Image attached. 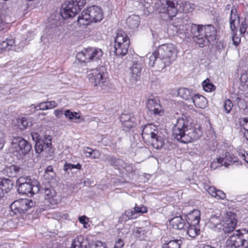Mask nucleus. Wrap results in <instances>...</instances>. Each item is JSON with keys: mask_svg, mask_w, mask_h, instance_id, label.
<instances>
[{"mask_svg": "<svg viewBox=\"0 0 248 248\" xmlns=\"http://www.w3.org/2000/svg\"><path fill=\"white\" fill-rule=\"evenodd\" d=\"M88 244V241L87 239L84 238L81 236L76 237L73 240L71 245V248H81L85 245Z\"/></svg>", "mask_w": 248, "mask_h": 248, "instance_id": "72a5a7b5", "label": "nucleus"}, {"mask_svg": "<svg viewBox=\"0 0 248 248\" xmlns=\"http://www.w3.org/2000/svg\"><path fill=\"white\" fill-rule=\"evenodd\" d=\"M217 163L220 164L222 166L224 165L228 167L229 165V162L235 163L237 162L238 158L233 154L229 152H226L222 156L217 159Z\"/></svg>", "mask_w": 248, "mask_h": 248, "instance_id": "f3484780", "label": "nucleus"}, {"mask_svg": "<svg viewBox=\"0 0 248 248\" xmlns=\"http://www.w3.org/2000/svg\"><path fill=\"white\" fill-rule=\"evenodd\" d=\"M146 232L143 228H136L133 231V235L140 240H142L144 238Z\"/></svg>", "mask_w": 248, "mask_h": 248, "instance_id": "c03bdc74", "label": "nucleus"}, {"mask_svg": "<svg viewBox=\"0 0 248 248\" xmlns=\"http://www.w3.org/2000/svg\"><path fill=\"white\" fill-rule=\"evenodd\" d=\"M232 40L233 42V44L235 46H237L239 44L241 39L239 37L236 36V35L233 34L232 36Z\"/></svg>", "mask_w": 248, "mask_h": 248, "instance_id": "338daca9", "label": "nucleus"}, {"mask_svg": "<svg viewBox=\"0 0 248 248\" xmlns=\"http://www.w3.org/2000/svg\"><path fill=\"white\" fill-rule=\"evenodd\" d=\"M86 0H69L64 1L61 5L60 13L63 19L75 17L84 7Z\"/></svg>", "mask_w": 248, "mask_h": 248, "instance_id": "20e7f679", "label": "nucleus"}, {"mask_svg": "<svg viewBox=\"0 0 248 248\" xmlns=\"http://www.w3.org/2000/svg\"><path fill=\"white\" fill-rule=\"evenodd\" d=\"M226 197V194L221 190L217 189L215 198L218 199H224Z\"/></svg>", "mask_w": 248, "mask_h": 248, "instance_id": "bf43d9fd", "label": "nucleus"}, {"mask_svg": "<svg viewBox=\"0 0 248 248\" xmlns=\"http://www.w3.org/2000/svg\"><path fill=\"white\" fill-rule=\"evenodd\" d=\"M88 72V79L94 86H97V89L99 90H107L108 88V82L103 78V73H101L97 68L92 69Z\"/></svg>", "mask_w": 248, "mask_h": 248, "instance_id": "0eeeda50", "label": "nucleus"}, {"mask_svg": "<svg viewBox=\"0 0 248 248\" xmlns=\"http://www.w3.org/2000/svg\"><path fill=\"white\" fill-rule=\"evenodd\" d=\"M16 122L17 126L21 130L25 129L28 126L30 125V124H31L30 120L27 119L26 117L18 118L16 119Z\"/></svg>", "mask_w": 248, "mask_h": 248, "instance_id": "58836bf2", "label": "nucleus"}, {"mask_svg": "<svg viewBox=\"0 0 248 248\" xmlns=\"http://www.w3.org/2000/svg\"><path fill=\"white\" fill-rule=\"evenodd\" d=\"M140 18L139 16L133 15L129 16L126 19L127 26L131 29H135L140 25Z\"/></svg>", "mask_w": 248, "mask_h": 248, "instance_id": "2f4dec72", "label": "nucleus"}, {"mask_svg": "<svg viewBox=\"0 0 248 248\" xmlns=\"http://www.w3.org/2000/svg\"><path fill=\"white\" fill-rule=\"evenodd\" d=\"M224 248H240L229 237L226 240Z\"/></svg>", "mask_w": 248, "mask_h": 248, "instance_id": "3c124183", "label": "nucleus"}, {"mask_svg": "<svg viewBox=\"0 0 248 248\" xmlns=\"http://www.w3.org/2000/svg\"><path fill=\"white\" fill-rule=\"evenodd\" d=\"M241 82L248 87V72L246 74H243L240 78Z\"/></svg>", "mask_w": 248, "mask_h": 248, "instance_id": "e2e57ef3", "label": "nucleus"}, {"mask_svg": "<svg viewBox=\"0 0 248 248\" xmlns=\"http://www.w3.org/2000/svg\"><path fill=\"white\" fill-rule=\"evenodd\" d=\"M103 18V13L100 7L92 5L84 10L78 16L77 21L79 24L85 25L89 23L99 22Z\"/></svg>", "mask_w": 248, "mask_h": 248, "instance_id": "39448f33", "label": "nucleus"}, {"mask_svg": "<svg viewBox=\"0 0 248 248\" xmlns=\"http://www.w3.org/2000/svg\"><path fill=\"white\" fill-rule=\"evenodd\" d=\"M230 21L236 22L238 23L240 22L239 16L238 15L237 9L234 6H233L231 9Z\"/></svg>", "mask_w": 248, "mask_h": 248, "instance_id": "a18cd8bd", "label": "nucleus"}, {"mask_svg": "<svg viewBox=\"0 0 248 248\" xmlns=\"http://www.w3.org/2000/svg\"><path fill=\"white\" fill-rule=\"evenodd\" d=\"M24 138L21 137H13L12 138V141L11 142V148L14 149L16 152H18V150L22 143V140Z\"/></svg>", "mask_w": 248, "mask_h": 248, "instance_id": "a19ab883", "label": "nucleus"}, {"mask_svg": "<svg viewBox=\"0 0 248 248\" xmlns=\"http://www.w3.org/2000/svg\"><path fill=\"white\" fill-rule=\"evenodd\" d=\"M202 87L204 90L206 92H210L215 90V86L210 82L208 79H205L202 82Z\"/></svg>", "mask_w": 248, "mask_h": 248, "instance_id": "49530a36", "label": "nucleus"}, {"mask_svg": "<svg viewBox=\"0 0 248 248\" xmlns=\"http://www.w3.org/2000/svg\"><path fill=\"white\" fill-rule=\"evenodd\" d=\"M229 238L241 248L248 244V230L246 229L235 230Z\"/></svg>", "mask_w": 248, "mask_h": 248, "instance_id": "9b49d317", "label": "nucleus"}, {"mask_svg": "<svg viewBox=\"0 0 248 248\" xmlns=\"http://www.w3.org/2000/svg\"><path fill=\"white\" fill-rule=\"evenodd\" d=\"M48 106V109L53 108L57 106V104L55 101H46Z\"/></svg>", "mask_w": 248, "mask_h": 248, "instance_id": "0e129e2a", "label": "nucleus"}, {"mask_svg": "<svg viewBox=\"0 0 248 248\" xmlns=\"http://www.w3.org/2000/svg\"><path fill=\"white\" fill-rule=\"evenodd\" d=\"M120 121L125 131H129L136 124L137 119L133 113H122L120 116Z\"/></svg>", "mask_w": 248, "mask_h": 248, "instance_id": "2eb2a0df", "label": "nucleus"}, {"mask_svg": "<svg viewBox=\"0 0 248 248\" xmlns=\"http://www.w3.org/2000/svg\"><path fill=\"white\" fill-rule=\"evenodd\" d=\"M194 9V5L189 2L183 1L180 3L179 12L181 13L192 12Z\"/></svg>", "mask_w": 248, "mask_h": 248, "instance_id": "4c0bfd02", "label": "nucleus"}, {"mask_svg": "<svg viewBox=\"0 0 248 248\" xmlns=\"http://www.w3.org/2000/svg\"><path fill=\"white\" fill-rule=\"evenodd\" d=\"M90 48L92 61H97L102 57L103 52L101 49L92 47H90Z\"/></svg>", "mask_w": 248, "mask_h": 248, "instance_id": "ea45409f", "label": "nucleus"}, {"mask_svg": "<svg viewBox=\"0 0 248 248\" xmlns=\"http://www.w3.org/2000/svg\"><path fill=\"white\" fill-rule=\"evenodd\" d=\"M191 102L193 103L196 107L201 108H205L208 104L206 98L199 94H195Z\"/></svg>", "mask_w": 248, "mask_h": 248, "instance_id": "393cba45", "label": "nucleus"}, {"mask_svg": "<svg viewBox=\"0 0 248 248\" xmlns=\"http://www.w3.org/2000/svg\"><path fill=\"white\" fill-rule=\"evenodd\" d=\"M77 59L81 62H89L92 61L90 48L85 49L83 51L78 52L76 56Z\"/></svg>", "mask_w": 248, "mask_h": 248, "instance_id": "cd10ccee", "label": "nucleus"}, {"mask_svg": "<svg viewBox=\"0 0 248 248\" xmlns=\"http://www.w3.org/2000/svg\"><path fill=\"white\" fill-rule=\"evenodd\" d=\"M217 191V189L215 187H214V186H210L208 188V192L211 196L215 197Z\"/></svg>", "mask_w": 248, "mask_h": 248, "instance_id": "774afa93", "label": "nucleus"}, {"mask_svg": "<svg viewBox=\"0 0 248 248\" xmlns=\"http://www.w3.org/2000/svg\"><path fill=\"white\" fill-rule=\"evenodd\" d=\"M104 161L108 162L111 166L117 170H120L124 164V161L123 159L109 155L105 156Z\"/></svg>", "mask_w": 248, "mask_h": 248, "instance_id": "a211bd4d", "label": "nucleus"}, {"mask_svg": "<svg viewBox=\"0 0 248 248\" xmlns=\"http://www.w3.org/2000/svg\"><path fill=\"white\" fill-rule=\"evenodd\" d=\"M239 124L243 130L248 129V118H241L239 119Z\"/></svg>", "mask_w": 248, "mask_h": 248, "instance_id": "8fccbe9b", "label": "nucleus"}, {"mask_svg": "<svg viewBox=\"0 0 248 248\" xmlns=\"http://www.w3.org/2000/svg\"><path fill=\"white\" fill-rule=\"evenodd\" d=\"M237 223L236 215L235 213L229 212L227 213L225 219L221 224V230L225 234L233 233Z\"/></svg>", "mask_w": 248, "mask_h": 248, "instance_id": "f8f14e48", "label": "nucleus"}, {"mask_svg": "<svg viewBox=\"0 0 248 248\" xmlns=\"http://www.w3.org/2000/svg\"><path fill=\"white\" fill-rule=\"evenodd\" d=\"M13 184V182L9 179L0 177V194H1V197L3 196L4 193H7L11 190Z\"/></svg>", "mask_w": 248, "mask_h": 248, "instance_id": "6ab92c4d", "label": "nucleus"}, {"mask_svg": "<svg viewBox=\"0 0 248 248\" xmlns=\"http://www.w3.org/2000/svg\"><path fill=\"white\" fill-rule=\"evenodd\" d=\"M170 224L173 229L177 230L185 229V226H186L185 220L181 216H177L170 219Z\"/></svg>", "mask_w": 248, "mask_h": 248, "instance_id": "a878e982", "label": "nucleus"}, {"mask_svg": "<svg viewBox=\"0 0 248 248\" xmlns=\"http://www.w3.org/2000/svg\"><path fill=\"white\" fill-rule=\"evenodd\" d=\"M6 41H3L1 44L0 45V49L3 51L4 50H10V48L9 47L8 44H7Z\"/></svg>", "mask_w": 248, "mask_h": 248, "instance_id": "69168bd1", "label": "nucleus"}, {"mask_svg": "<svg viewBox=\"0 0 248 248\" xmlns=\"http://www.w3.org/2000/svg\"><path fill=\"white\" fill-rule=\"evenodd\" d=\"M126 41H129V39L124 32L119 31L117 33L115 37L114 45H120L124 44Z\"/></svg>", "mask_w": 248, "mask_h": 248, "instance_id": "e433bc0d", "label": "nucleus"}, {"mask_svg": "<svg viewBox=\"0 0 248 248\" xmlns=\"http://www.w3.org/2000/svg\"><path fill=\"white\" fill-rule=\"evenodd\" d=\"M132 63L133 64L131 67V77L130 80L132 84H134L140 79L143 66L141 63L136 61H133Z\"/></svg>", "mask_w": 248, "mask_h": 248, "instance_id": "dca6fc26", "label": "nucleus"}, {"mask_svg": "<svg viewBox=\"0 0 248 248\" xmlns=\"http://www.w3.org/2000/svg\"><path fill=\"white\" fill-rule=\"evenodd\" d=\"M83 152L87 157L92 159H98L101 155V154L98 150H93L88 147H84Z\"/></svg>", "mask_w": 248, "mask_h": 248, "instance_id": "473e14b6", "label": "nucleus"}, {"mask_svg": "<svg viewBox=\"0 0 248 248\" xmlns=\"http://www.w3.org/2000/svg\"><path fill=\"white\" fill-rule=\"evenodd\" d=\"M172 135L174 139L183 143H188L197 140L202 135L200 127L189 125L186 118H179L172 128Z\"/></svg>", "mask_w": 248, "mask_h": 248, "instance_id": "f257e3e1", "label": "nucleus"}, {"mask_svg": "<svg viewBox=\"0 0 248 248\" xmlns=\"http://www.w3.org/2000/svg\"><path fill=\"white\" fill-rule=\"evenodd\" d=\"M45 173L50 175L52 178L55 175V173L52 166H48L45 170Z\"/></svg>", "mask_w": 248, "mask_h": 248, "instance_id": "13d9d810", "label": "nucleus"}, {"mask_svg": "<svg viewBox=\"0 0 248 248\" xmlns=\"http://www.w3.org/2000/svg\"><path fill=\"white\" fill-rule=\"evenodd\" d=\"M31 137L32 140L35 142V144L39 141H42L40 135L37 132H31Z\"/></svg>", "mask_w": 248, "mask_h": 248, "instance_id": "4d7b16f0", "label": "nucleus"}, {"mask_svg": "<svg viewBox=\"0 0 248 248\" xmlns=\"http://www.w3.org/2000/svg\"><path fill=\"white\" fill-rule=\"evenodd\" d=\"M5 134L0 130V151L1 150L5 143Z\"/></svg>", "mask_w": 248, "mask_h": 248, "instance_id": "5fc2aeb1", "label": "nucleus"}, {"mask_svg": "<svg viewBox=\"0 0 248 248\" xmlns=\"http://www.w3.org/2000/svg\"><path fill=\"white\" fill-rule=\"evenodd\" d=\"M178 95L182 99L191 102L195 93L191 89L186 88H181L178 90Z\"/></svg>", "mask_w": 248, "mask_h": 248, "instance_id": "b1692460", "label": "nucleus"}, {"mask_svg": "<svg viewBox=\"0 0 248 248\" xmlns=\"http://www.w3.org/2000/svg\"><path fill=\"white\" fill-rule=\"evenodd\" d=\"M130 41H126L124 44L120 45H114V52L118 56H123L126 55L128 52Z\"/></svg>", "mask_w": 248, "mask_h": 248, "instance_id": "bb28decb", "label": "nucleus"}, {"mask_svg": "<svg viewBox=\"0 0 248 248\" xmlns=\"http://www.w3.org/2000/svg\"><path fill=\"white\" fill-rule=\"evenodd\" d=\"M233 107V104L230 99H226L224 101V104H223V108H224V111L226 113H229V112H230V111L232 109Z\"/></svg>", "mask_w": 248, "mask_h": 248, "instance_id": "de8ad7c7", "label": "nucleus"}, {"mask_svg": "<svg viewBox=\"0 0 248 248\" xmlns=\"http://www.w3.org/2000/svg\"><path fill=\"white\" fill-rule=\"evenodd\" d=\"M20 200L14 201L10 205V208L12 211L14 213H18V210L20 207Z\"/></svg>", "mask_w": 248, "mask_h": 248, "instance_id": "09e8293b", "label": "nucleus"}, {"mask_svg": "<svg viewBox=\"0 0 248 248\" xmlns=\"http://www.w3.org/2000/svg\"><path fill=\"white\" fill-rule=\"evenodd\" d=\"M22 172V169L18 166L12 165L7 166L3 170V173L9 177H15Z\"/></svg>", "mask_w": 248, "mask_h": 248, "instance_id": "412c9836", "label": "nucleus"}, {"mask_svg": "<svg viewBox=\"0 0 248 248\" xmlns=\"http://www.w3.org/2000/svg\"><path fill=\"white\" fill-rule=\"evenodd\" d=\"M190 34L185 32L186 37L192 36L193 40L201 47H203L211 43L216 39V30L212 25L203 26L192 24L190 26Z\"/></svg>", "mask_w": 248, "mask_h": 248, "instance_id": "f03ea898", "label": "nucleus"}, {"mask_svg": "<svg viewBox=\"0 0 248 248\" xmlns=\"http://www.w3.org/2000/svg\"><path fill=\"white\" fill-rule=\"evenodd\" d=\"M64 115L70 122H73L74 120L80 119V116L78 113L71 111L70 109L66 110L64 112Z\"/></svg>", "mask_w": 248, "mask_h": 248, "instance_id": "79ce46f5", "label": "nucleus"}, {"mask_svg": "<svg viewBox=\"0 0 248 248\" xmlns=\"http://www.w3.org/2000/svg\"><path fill=\"white\" fill-rule=\"evenodd\" d=\"M248 28V24L247 23L246 19L243 21L239 28V31L241 34H244L246 31V30Z\"/></svg>", "mask_w": 248, "mask_h": 248, "instance_id": "6e6d98bb", "label": "nucleus"}, {"mask_svg": "<svg viewBox=\"0 0 248 248\" xmlns=\"http://www.w3.org/2000/svg\"><path fill=\"white\" fill-rule=\"evenodd\" d=\"M124 245V242L121 238H118L116 241L114 248H122Z\"/></svg>", "mask_w": 248, "mask_h": 248, "instance_id": "680f3d73", "label": "nucleus"}, {"mask_svg": "<svg viewBox=\"0 0 248 248\" xmlns=\"http://www.w3.org/2000/svg\"><path fill=\"white\" fill-rule=\"evenodd\" d=\"M141 136L144 140L151 141L155 149L170 150V143L168 141L165 142L161 132L156 129V126L154 124H148L143 126Z\"/></svg>", "mask_w": 248, "mask_h": 248, "instance_id": "7ed1b4c3", "label": "nucleus"}, {"mask_svg": "<svg viewBox=\"0 0 248 248\" xmlns=\"http://www.w3.org/2000/svg\"><path fill=\"white\" fill-rule=\"evenodd\" d=\"M19 214H24L31 207L35 206V202L28 199H20Z\"/></svg>", "mask_w": 248, "mask_h": 248, "instance_id": "5701e85b", "label": "nucleus"}, {"mask_svg": "<svg viewBox=\"0 0 248 248\" xmlns=\"http://www.w3.org/2000/svg\"><path fill=\"white\" fill-rule=\"evenodd\" d=\"M156 55L163 56L173 62L176 58V51L174 45L171 44H166L159 46L157 50L154 51Z\"/></svg>", "mask_w": 248, "mask_h": 248, "instance_id": "9d476101", "label": "nucleus"}, {"mask_svg": "<svg viewBox=\"0 0 248 248\" xmlns=\"http://www.w3.org/2000/svg\"><path fill=\"white\" fill-rule=\"evenodd\" d=\"M40 190L45 193V199L48 200L51 203L57 204L58 203V199L57 198L56 193L51 187H40Z\"/></svg>", "mask_w": 248, "mask_h": 248, "instance_id": "aec40b11", "label": "nucleus"}, {"mask_svg": "<svg viewBox=\"0 0 248 248\" xmlns=\"http://www.w3.org/2000/svg\"><path fill=\"white\" fill-rule=\"evenodd\" d=\"M146 107L149 111L155 115L161 116L164 114V111L157 98H149L146 103Z\"/></svg>", "mask_w": 248, "mask_h": 248, "instance_id": "4468645a", "label": "nucleus"}, {"mask_svg": "<svg viewBox=\"0 0 248 248\" xmlns=\"http://www.w3.org/2000/svg\"><path fill=\"white\" fill-rule=\"evenodd\" d=\"M19 194L31 195L37 193L40 190L39 183L31 177H21L16 182Z\"/></svg>", "mask_w": 248, "mask_h": 248, "instance_id": "423d86ee", "label": "nucleus"}, {"mask_svg": "<svg viewBox=\"0 0 248 248\" xmlns=\"http://www.w3.org/2000/svg\"><path fill=\"white\" fill-rule=\"evenodd\" d=\"M79 221L81 224H83L84 228H87V225L88 224V222L86 220H88V218L85 216H82L79 217L78 218Z\"/></svg>", "mask_w": 248, "mask_h": 248, "instance_id": "052dcab7", "label": "nucleus"}, {"mask_svg": "<svg viewBox=\"0 0 248 248\" xmlns=\"http://www.w3.org/2000/svg\"><path fill=\"white\" fill-rule=\"evenodd\" d=\"M221 224L220 219L215 215L212 216L207 223V225L210 228L212 229H217L219 230H221Z\"/></svg>", "mask_w": 248, "mask_h": 248, "instance_id": "f704fd0d", "label": "nucleus"}, {"mask_svg": "<svg viewBox=\"0 0 248 248\" xmlns=\"http://www.w3.org/2000/svg\"><path fill=\"white\" fill-rule=\"evenodd\" d=\"M133 210L135 211V212L136 213V216L137 217H138L139 214L146 213L147 211V208L144 206L140 207L136 206L134 208H133Z\"/></svg>", "mask_w": 248, "mask_h": 248, "instance_id": "603ef678", "label": "nucleus"}, {"mask_svg": "<svg viewBox=\"0 0 248 248\" xmlns=\"http://www.w3.org/2000/svg\"><path fill=\"white\" fill-rule=\"evenodd\" d=\"M81 165L79 163L74 165L66 162L63 166V170L65 173L69 174L70 173V171L73 169H76L77 170H80L81 169Z\"/></svg>", "mask_w": 248, "mask_h": 248, "instance_id": "37998d69", "label": "nucleus"}, {"mask_svg": "<svg viewBox=\"0 0 248 248\" xmlns=\"http://www.w3.org/2000/svg\"><path fill=\"white\" fill-rule=\"evenodd\" d=\"M51 138L50 136L45 135V140L39 141L35 144V151L37 154H42V155L48 157L52 156L53 150L52 147Z\"/></svg>", "mask_w": 248, "mask_h": 248, "instance_id": "1a4fd4ad", "label": "nucleus"}, {"mask_svg": "<svg viewBox=\"0 0 248 248\" xmlns=\"http://www.w3.org/2000/svg\"><path fill=\"white\" fill-rule=\"evenodd\" d=\"M63 19L60 13L51 15L49 18V24L46 28V31L50 32V34L57 33V28L62 25Z\"/></svg>", "mask_w": 248, "mask_h": 248, "instance_id": "ddd939ff", "label": "nucleus"}, {"mask_svg": "<svg viewBox=\"0 0 248 248\" xmlns=\"http://www.w3.org/2000/svg\"><path fill=\"white\" fill-rule=\"evenodd\" d=\"M122 168H124L128 173H132L135 170L134 167H133L131 164L125 163L124 162V166Z\"/></svg>", "mask_w": 248, "mask_h": 248, "instance_id": "864d4df0", "label": "nucleus"}, {"mask_svg": "<svg viewBox=\"0 0 248 248\" xmlns=\"http://www.w3.org/2000/svg\"><path fill=\"white\" fill-rule=\"evenodd\" d=\"M147 59L148 61L149 65L154 67L157 71H162L172 62L170 60H169L163 56L156 55V53L154 52Z\"/></svg>", "mask_w": 248, "mask_h": 248, "instance_id": "6e6552de", "label": "nucleus"}, {"mask_svg": "<svg viewBox=\"0 0 248 248\" xmlns=\"http://www.w3.org/2000/svg\"><path fill=\"white\" fill-rule=\"evenodd\" d=\"M186 226V233L189 237L194 238L200 233V224H187Z\"/></svg>", "mask_w": 248, "mask_h": 248, "instance_id": "7c9ffc66", "label": "nucleus"}, {"mask_svg": "<svg viewBox=\"0 0 248 248\" xmlns=\"http://www.w3.org/2000/svg\"><path fill=\"white\" fill-rule=\"evenodd\" d=\"M200 211L198 210H193L186 215V219L187 224H200L201 219Z\"/></svg>", "mask_w": 248, "mask_h": 248, "instance_id": "4be33fe9", "label": "nucleus"}, {"mask_svg": "<svg viewBox=\"0 0 248 248\" xmlns=\"http://www.w3.org/2000/svg\"><path fill=\"white\" fill-rule=\"evenodd\" d=\"M135 212V211L133 210V208L125 210L119 217L118 222L122 224L128 220L136 218L137 217Z\"/></svg>", "mask_w": 248, "mask_h": 248, "instance_id": "c85d7f7f", "label": "nucleus"}, {"mask_svg": "<svg viewBox=\"0 0 248 248\" xmlns=\"http://www.w3.org/2000/svg\"><path fill=\"white\" fill-rule=\"evenodd\" d=\"M18 150V152L20 155L25 156L29 153L31 150L32 147L31 144L24 139L22 140V143Z\"/></svg>", "mask_w": 248, "mask_h": 248, "instance_id": "c9c22d12", "label": "nucleus"}, {"mask_svg": "<svg viewBox=\"0 0 248 248\" xmlns=\"http://www.w3.org/2000/svg\"><path fill=\"white\" fill-rule=\"evenodd\" d=\"M166 238H163L161 240L163 245L162 248H180L182 244L181 240H168Z\"/></svg>", "mask_w": 248, "mask_h": 248, "instance_id": "c756f323", "label": "nucleus"}]
</instances>
